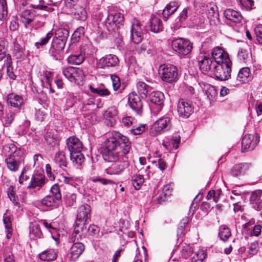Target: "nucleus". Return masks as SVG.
<instances>
[{
	"instance_id": "nucleus-25",
	"label": "nucleus",
	"mask_w": 262,
	"mask_h": 262,
	"mask_svg": "<svg viewBox=\"0 0 262 262\" xmlns=\"http://www.w3.org/2000/svg\"><path fill=\"white\" fill-rule=\"evenodd\" d=\"M250 164L247 163L235 165L231 170V174L234 177H238L245 174L249 169Z\"/></svg>"
},
{
	"instance_id": "nucleus-49",
	"label": "nucleus",
	"mask_w": 262,
	"mask_h": 262,
	"mask_svg": "<svg viewBox=\"0 0 262 262\" xmlns=\"http://www.w3.org/2000/svg\"><path fill=\"white\" fill-rule=\"evenodd\" d=\"M8 15V8L6 0H0V20H5Z\"/></svg>"
},
{
	"instance_id": "nucleus-8",
	"label": "nucleus",
	"mask_w": 262,
	"mask_h": 262,
	"mask_svg": "<svg viewBox=\"0 0 262 262\" xmlns=\"http://www.w3.org/2000/svg\"><path fill=\"white\" fill-rule=\"evenodd\" d=\"M232 64H216L214 67V75L221 81L228 80L231 76Z\"/></svg>"
},
{
	"instance_id": "nucleus-3",
	"label": "nucleus",
	"mask_w": 262,
	"mask_h": 262,
	"mask_svg": "<svg viewBox=\"0 0 262 262\" xmlns=\"http://www.w3.org/2000/svg\"><path fill=\"white\" fill-rule=\"evenodd\" d=\"M127 154L121 153L116 156L114 161H107L112 162V165L106 169V173L108 174H118L128 166Z\"/></svg>"
},
{
	"instance_id": "nucleus-18",
	"label": "nucleus",
	"mask_w": 262,
	"mask_h": 262,
	"mask_svg": "<svg viewBox=\"0 0 262 262\" xmlns=\"http://www.w3.org/2000/svg\"><path fill=\"white\" fill-rule=\"evenodd\" d=\"M252 79V75L249 68L245 67L241 69L236 77V85L246 83Z\"/></svg>"
},
{
	"instance_id": "nucleus-23",
	"label": "nucleus",
	"mask_w": 262,
	"mask_h": 262,
	"mask_svg": "<svg viewBox=\"0 0 262 262\" xmlns=\"http://www.w3.org/2000/svg\"><path fill=\"white\" fill-rule=\"evenodd\" d=\"M164 99V95L162 92H155L152 93L150 101L157 105L155 109L157 110V112H159L162 110L163 106Z\"/></svg>"
},
{
	"instance_id": "nucleus-28",
	"label": "nucleus",
	"mask_w": 262,
	"mask_h": 262,
	"mask_svg": "<svg viewBox=\"0 0 262 262\" xmlns=\"http://www.w3.org/2000/svg\"><path fill=\"white\" fill-rule=\"evenodd\" d=\"M7 102L8 104L19 110L23 104V99L19 95L11 93L8 95Z\"/></svg>"
},
{
	"instance_id": "nucleus-56",
	"label": "nucleus",
	"mask_w": 262,
	"mask_h": 262,
	"mask_svg": "<svg viewBox=\"0 0 262 262\" xmlns=\"http://www.w3.org/2000/svg\"><path fill=\"white\" fill-rule=\"evenodd\" d=\"M8 195L11 201H12L14 205H17L18 204L17 197L15 195L13 186H10L9 187L8 189Z\"/></svg>"
},
{
	"instance_id": "nucleus-39",
	"label": "nucleus",
	"mask_w": 262,
	"mask_h": 262,
	"mask_svg": "<svg viewBox=\"0 0 262 262\" xmlns=\"http://www.w3.org/2000/svg\"><path fill=\"white\" fill-rule=\"evenodd\" d=\"M54 161L59 167H66L67 161L65 153L62 151L57 152L55 155Z\"/></svg>"
},
{
	"instance_id": "nucleus-48",
	"label": "nucleus",
	"mask_w": 262,
	"mask_h": 262,
	"mask_svg": "<svg viewBox=\"0 0 262 262\" xmlns=\"http://www.w3.org/2000/svg\"><path fill=\"white\" fill-rule=\"evenodd\" d=\"M207 256V252L204 250L197 251L191 258V262H203Z\"/></svg>"
},
{
	"instance_id": "nucleus-17",
	"label": "nucleus",
	"mask_w": 262,
	"mask_h": 262,
	"mask_svg": "<svg viewBox=\"0 0 262 262\" xmlns=\"http://www.w3.org/2000/svg\"><path fill=\"white\" fill-rule=\"evenodd\" d=\"M45 177L41 173L34 174L31 179L28 189H37L39 190L45 184Z\"/></svg>"
},
{
	"instance_id": "nucleus-46",
	"label": "nucleus",
	"mask_w": 262,
	"mask_h": 262,
	"mask_svg": "<svg viewBox=\"0 0 262 262\" xmlns=\"http://www.w3.org/2000/svg\"><path fill=\"white\" fill-rule=\"evenodd\" d=\"M144 181V179L142 175H134L132 178V182L133 186L135 189L139 190Z\"/></svg>"
},
{
	"instance_id": "nucleus-51",
	"label": "nucleus",
	"mask_w": 262,
	"mask_h": 262,
	"mask_svg": "<svg viewBox=\"0 0 262 262\" xmlns=\"http://www.w3.org/2000/svg\"><path fill=\"white\" fill-rule=\"evenodd\" d=\"M53 36V33L52 32V31L49 32L45 37H41L38 41L35 43V47L37 48H39V46H43L46 45Z\"/></svg>"
},
{
	"instance_id": "nucleus-60",
	"label": "nucleus",
	"mask_w": 262,
	"mask_h": 262,
	"mask_svg": "<svg viewBox=\"0 0 262 262\" xmlns=\"http://www.w3.org/2000/svg\"><path fill=\"white\" fill-rule=\"evenodd\" d=\"M84 28L82 27H79L75 31L72 35V39L74 41H77L80 37L84 34Z\"/></svg>"
},
{
	"instance_id": "nucleus-53",
	"label": "nucleus",
	"mask_w": 262,
	"mask_h": 262,
	"mask_svg": "<svg viewBox=\"0 0 262 262\" xmlns=\"http://www.w3.org/2000/svg\"><path fill=\"white\" fill-rule=\"evenodd\" d=\"M45 139L46 143L52 147H55L58 144V141L50 133H47L45 136Z\"/></svg>"
},
{
	"instance_id": "nucleus-55",
	"label": "nucleus",
	"mask_w": 262,
	"mask_h": 262,
	"mask_svg": "<svg viewBox=\"0 0 262 262\" xmlns=\"http://www.w3.org/2000/svg\"><path fill=\"white\" fill-rule=\"evenodd\" d=\"M91 91L101 96H106L110 95V91L106 89L94 88L90 86Z\"/></svg>"
},
{
	"instance_id": "nucleus-31",
	"label": "nucleus",
	"mask_w": 262,
	"mask_h": 262,
	"mask_svg": "<svg viewBox=\"0 0 262 262\" xmlns=\"http://www.w3.org/2000/svg\"><path fill=\"white\" fill-rule=\"evenodd\" d=\"M212 62V59L207 56H201L199 57V66L203 72H207L210 69Z\"/></svg>"
},
{
	"instance_id": "nucleus-63",
	"label": "nucleus",
	"mask_w": 262,
	"mask_h": 262,
	"mask_svg": "<svg viewBox=\"0 0 262 262\" xmlns=\"http://www.w3.org/2000/svg\"><path fill=\"white\" fill-rule=\"evenodd\" d=\"M207 97L210 101L213 100L216 95V91L213 86H209L206 92Z\"/></svg>"
},
{
	"instance_id": "nucleus-5",
	"label": "nucleus",
	"mask_w": 262,
	"mask_h": 262,
	"mask_svg": "<svg viewBox=\"0 0 262 262\" xmlns=\"http://www.w3.org/2000/svg\"><path fill=\"white\" fill-rule=\"evenodd\" d=\"M162 79L166 82L172 83L178 79L177 68L172 64H163L160 66Z\"/></svg>"
},
{
	"instance_id": "nucleus-36",
	"label": "nucleus",
	"mask_w": 262,
	"mask_h": 262,
	"mask_svg": "<svg viewBox=\"0 0 262 262\" xmlns=\"http://www.w3.org/2000/svg\"><path fill=\"white\" fill-rule=\"evenodd\" d=\"M84 78V74L83 71L79 68L74 67L71 82L79 84L83 80Z\"/></svg>"
},
{
	"instance_id": "nucleus-1",
	"label": "nucleus",
	"mask_w": 262,
	"mask_h": 262,
	"mask_svg": "<svg viewBox=\"0 0 262 262\" xmlns=\"http://www.w3.org/2000/svg\"><path fill=\"white\" fill-rule=\"evenodd\" d=\"M103 158L105 161H114L116 156L121 153L127 154L131 148V143L126 137L119 132H114L104 142Z\"/></svg>"
},
{
	"instance_id": "nucleus-9",
	"label": "nucleus",
	"mask_w": 262,
	"mask_h": 262,
	"mask_svg": "<svg viewBox=\"0 0 262 262\" xmlns=\"http://www.w3.org/2000/svg\"><path fill=\"white\" fill-rule=\"evenodd\" d=\"M259 141L257 134H247L244 136L242 141V151L246 152L253 150Z\"/></svg>"
},
{
	"instance_id": "nucleus-47",
	"label": "nucleus",
	"mask_w": 262,
	"mask_h": 262,
	"mask_svg": "<svg viewBox=\"0 0 262 262\" xmlns=\"http://www.w3.org/2000/svg\"><path fill=\"white\" fill-rule=\"evenodd\" d=\"M219 234L220 238L224 242L227 241L231 235L230 230L225 226L220 227Z\"/></svg>"
},
{
	"instance_id": "nucleus-27",
	"label": "nucleus",
	"mask_w": 262,
	"mask_h": 262,
	"mask_svg": "<svg viewBox=\"0 0 262 262\" xmlns=\"http://www.w3.org/2000/svg\"><path fill=\"white\" fill-rule=\"evenodd\" d=\"M21 160L20 157L8 156L5 160V162L8 168L10 170L16 171L18 169Z\"/></svg>"
},
{
	"instance_id": "nucleus-6",
	"label": "nucleus",
	"mask_w": 262,
	"mask_h": 262,
	"mask_svg": "<svg viewBox=\"0 0 262 262\" xmlns=\"http://www.w3.org/2000/svg\"><path fill=\"white\" fill-rule=\"evenodd\" d=\"M171 46L173 50L180 55H186L192 50L191 43L187 39L178 38L172 41Z\"/></svg>"
},
{
	"instance_id": "nucleus-52",
	"label": "nucleus",
	"mask_w": 262,
	"mask_h": 262,
	"mask_svg": "<svg viewBox=\"0 0 262 262\" xmlns=\"http://www.w3.org/2000/svg\"><path fill=\"white\" fill-rule=\"evenodd\" d=\"M181 251L182 256L185 258H187L191 256L193 252V249L189 245L184 244L182 246Z\"/></svg>"
},
{
	"instance_id": "nucleus-7",
	"label": "nucleus",
	"mask_w": 262,
	"mask_h": 262,
	"mask_svg": "<svg viewBox=\"0 0 262 262\" xmlns=\"http://www.w3.org/2000/svg\"><path fill=\"white\" fill-rule=\"evenodd\" d=\"M193 106L191 101L181 99L177 105V112L180 117L188 118L193 112Z\"/></svg>"
},
{
	"instance_id": "nucleus-58",
	"label": "nucleus",
	"mask_w": 262,
	"mask_h": 262,
	"mask_svg": "<svg viewBox=\"0 0 262 262\" xmlns=\"http://www.w3.org/2000/svg\"><path fill=\"white\" fill-rule=\"evenodd\" d=\"M66 203L69 206H73L76 203V195L74 193L68 194L64 198Z\"/></svg>"
},
{
	"instance_id": "nucleus-35",
	"label": "nucleus",
	"mask_w": 262,
	"mask_h": 262,
	"mask_svg": "<svg viewBox=\"0 0 262 262\" xmlns=\"http://www.w3.org/2000/svg\"><path fill=\"white\" fill-rule=\"evenodd\" d=\"M136 88L139 94L142 98H146L148 92L151 91V87L142 81L138 82Z\"/></svg>"
},
{
	"instance_id": "nucleus-57",
	"label": "nucleus",
	"mask_w": 262,
	"mask_h": 262,
	"mask_svg": "<svg viewBox=\"0 0 262 262\" xmlns=\"http://www.w3.org/2000/svg\"><path fill=\"white\" fill-rule=\"evenodd\" d=\"M254 34L256 37L257 41L260 43H262V25H257L254 29Z\"/></svg>"
},
{
	"instance_id": "nucleus-11",
	"label": "nucleus",
	"mask_w": 262,
	"mask_h": 262,
	"mask_svg": "<svg viewBox=\"0 0 262 262\" xmlns=\"http://www.w3.org/2000/svg\"><path fill=\"white\" fill-rule=\"evenodd\" d=\"M171 127V119L169 117H164L156 121L152 126V129L157 134H161L168 131Z\"/></svg>"
},
{
	"instance_id": "nucleus-42",
	"label": "nucleus",
	"mask_w": 262,
	"mask_h": 262,
	"mask_svg": "<svg viewBox=\"0 0 262 262\" xmlns=\"http://www.w3.org/2000/svg\"><path fill=\"white\" fill-rule=\"evenodd\" d=\"M70 159L73 163L79 166L84 161V157L81 151L70 152Z\"/></svg>"
},
{
	"instance_id": "nucleus-4",
	"label": "nucleus",
	"mask_w": 262,
	"mask_h": 262,
	"mask_svg": "<svg viewBox=\"0 0 262 262\" xmlns=\"http://www.w3.org/2000/svg\"><path fill=\"white\" fill-rule=\"evenodd\" d=\"M124 17L120 12L114 14L108 13L105 20V26L110 33L117 32L120 27L123 25Z\"/></svg>"
},
{
	"instance_id": "nucleus-22",
	"label": "nucleus",
	"mask_w": 262,
	"mask_h": 262,
	"mask_svg": "<svg viewBox=\"0 0 262 262\" xmlns=\"http://www.w3.org/2000/svg\"><path fill=\"white\" fill-rule=\"evenodd\" d=\"M67 146L70 152L81 151L82 144L75 137H70L67 140Z\"/></svg>"
},
{
	"instance_id": "nucleus-16",
	"label": "nucleus",
	"mask_w": 262,
	"mask_h": 262,
	"mask_svg": "<svg viewBox=\"0 0 262 262\" xmlns=\"http://www.w3.org/2000/svg\"><path fill=\"white\" fill-rule=\"evenodd\" d=\"M237 58L238 60L245 63L251 61V54L248 51V45L246 43H243L239 47L237 53Z\"/></svg>"
},
{
	"instance_id": "nucleus-20",
	"label": "nucleus",
	"mask_w": 262,
	"mask_h": 262,
	"mask_svg": "<svg viewBox=\"0 0 262 262\" xmlns=\"http://www.w3.org/2000/svg\"><path fill=\"white\" fill-rule=\"evenodd\" d=\"M262 191L256 190L252 192L250 196V204L252 207L256 210H261L262 208L261 199Z\"/></svg>"
},
{
	"instance_id": "nucleus-45",
	"label": "nucleus",
	"mask_w": 262,
	"mask_h": 262,
	"mask_svg": "<svg viewBox=\"0 0 262 262\" xmlns=\"http://www.w3.org/2000/svg\"><path fill=\"white\" fill-rule=\"evenodd\" d=\"M6 58L7 61L6 64L7 66V75L10 79L12 80H15L16 78V76L14 73V72L13 71L12 62L11 56L9 55L6 56Z\"/></svg>"
},
{
	"instance_id": "nucleus-30",
	"label": "nucleus",
	"mask_w": 262,
	"mask_h": 262,
	"mask_svg": "<svg viewBox=\"0 0 262 262\" xmlns=\"http://www.w3.org/2000/svg\"><path fill=\"white\" fill-rule=\"evenodd\" d=\"M39 17L35 16L34 11L31 10H26L21 14V21L26 27L32 22L33 20H36L39 18Z\"/></svg>"
},
{
	"instance_id": "nucleus-41",
	"label": "nucleus",
	"mask_w": 262,
	"mask_h": 262,
	"mask_svg": "<svg viewBox=\"0 0 262 262\" xmlns=\"http://www.w3.org/2000/svg\"><path fill=\"white\" fill-rule=\"evenodd\" d=\"M56 253L53 249L45 250L39 254V258L42 260L51 261L56 259Z\"/></svg>"
},
{
	"instance_id": "nucleus-26",
	"label": "nucleus",
	"mask_w": 262,
	"mask_h": 262,
	"mask_svg": "<svg viewBox=\"0 0 262 262\" xmlns=\"http://www.w3.org/2000/svg\"><path fill=\"white\" fill-rule=\"evenodd\" d=\"M207 11L208 18L211 24H216L219 22V14L216 6L211 4L207 5Z\"/></svg>"
},
{
	"instance_id": "nucleus-64",
	"label": "nucleus",
	"mask_w": 262,
	"mask_h": 262,
	"mask_svg": "<svg viewBox=\"0 0 262 262\" xmlns=\"http://www.w3.org/2000/svg\"><path fill=\"white\" fill-rule=\"evenodd\" d=\"M15 113L12 111H10L6 115L5 120V125L9 126L14 120Z\"/></svg>"
},
{
	"instance_id": "nucleus-50",
	"label": "nucleus",
	"mask_w": 262,
	"mask_h": 262,
	"mask_svg": "<svg viewBox=\"0 0 262 262\" xmlns=\"http://www.w3.org/2000/svg\"><path fill=\"white\" fill-rule=\"evenodd\" d=\"M58 200H56L53 196L48 195L45 196L41 201L42 205L47 207H53L55 206L56 202Z\"/></svg>"
},
{
	"instance_id": "nucleus-29",
	"label": "nucleus",
	"mask_w": 262,
	"mask_h": 262,
	"mask_svg": "<svg viewBox=\"0 0 262 262\" xmlns=\"http://www.w3.org/2000/svg\"><path fill=\"white\" fill-rule=\"evenodd\" d=\"M224 15L227 19L235 23L241 22L243 19L239 12L231 9H226L224 12Z\"/></svg>"
},
{
	"instance_id": "nucleus-59",
	"label": "nucleus",
	"mask_w": 262,
	"mask_h": 262,
	"mask_svg": "<svg viewBox=\"0 0 262 262\" xmlns=\"http://www.w3.org/2000/svg\"><path fill=\"white\" fill-rule=\"evenodd\" d=\"M91 180L93 182H100L104 185L115 183L113 181L111 180L101 178L98 177H93L91 179Z\"/></svg>"
},
{
	"instance_id": "nucleus-43",
	"label": "nucleus",
	"mask_w": 262,
	"mask_h": 262,
	"mask_svg": "<svg viewBox=\"0 0 262 262\" xmlns=\"http://www.w3.org/2000/svg\"><path fill=\"white\" fill-rule=\"evenodd\" d=\"M84 59V55L82 54L71 55L67 58L69 63L77 65L82 63L83 62Z\"/></svg>"
},
{
	"instance_id": "nucleus-33",
	"label": "nucleus",
	"mask_w": 262,
	"mask_h": 262,
	"mask_svg": "<svg viewBox=\"0 0 262 262\" xmlns=\"http://www.w3.org/2000/svg\"><path fill=\"white\" fill-rule=\"evenodd\" d=\"M5 152L9 154L8 156L20 157L21 151L14 144H8L5 145L3 147Z\"/></svg>"
},
{
	"instance_id": "nucleus-40",
	"label": "nucleus",
	"mask_w": 262,
	"mask_h": 262,
	"mask_svg": "<svg viewBox=\"0 0 262 262\" xmlns=\"http://www.w3.org/2000/svg\"><path fill=\"white\" fill-rule=\"evenodd\" d=\"M29 235L31 238H41L42 234L39 225L37 223H33L30 226Z\"/></svg>"
},
{
	"instance_id": "nucleus-44",
	"label": "nucleus",
	"mask_w": 262,
	"mask_h": 262,
	"mask_svg": "<svg viewBox=\"0 0 262 262\" xmlns=\"http://www.w3.org/2000/svg\"><path fill=\"white\" fill-rule=\"evenodd\" d=\"M13 56L19 60H23L25 56L23 48L15 42L14 45Z\"/></svg>"
},
{
	"instance_id": "nucleus-24",
	"label": "nucleus",
	"mask_w": 262,
	"mask_h": 262,
	"mask_svg": "<svg viewBox=\"0 0 262 262\" xmlns=\"http://www.w3.org/2000/svg\"><path fill=\"white\" fill-rule=\"evenodd\" d=\"M150 30L154 33H158L163 30V26L162 20L158 15H154L150 19Z\"/></svg>"
},
{
	"instance_id": "nucleus-10",
	"label": "nucleus",
	"mask_w": 262,
	"mask_h": 262,
	"mask_svg": "<svg viewBox=\"0 0 262 262\" xmlns=\"http://www.w3.org/2000/svg\"><path fill=\"white\" fill-rule=\"evenodd\" d=\"M212 56L216 64H232L228 54L221 48H214L212 51Z\"/></svg>"
},
{
	"instance_id": "nucleus-34",
	"label": "nucleus",
	"mask_w": 262,
	"mask_h": 262,
	"mask_svg": "<svg viewBox=\"0 0 262 262\" xmlns=\"http://www.w3.org/2000/svg\"><path fill=\"white\" fill-rule=\"evenodd\" d=\"M179 6L178 3L176 1L169 3L163 10L162 14L164 18H168L177 10Z\"/></svg>"
},
{
	"instance_id": "nucleus-2",
	"label": "nucleus",
	"mask_w": 262,
	"mask_h": 262,
	"mask_svg": "<svg viewBox=\"0 0 262 262\" xmlns=\"http://www.w3.org/2000/svg\"><path fill=\"white\" fill-rule=\"evenodd\" d=\"M52 32L54 34L49 53L55 60L60 59L62 56V52L64 48L69 36V31L62 27H57L53 28Z\"/></svg>"
},
{
	"instance_id": "nucleus-62",
	"label": "nucleus",
	"mask_w": 262,
	"mask_h": 262,
	"mask_svg": "<svg viewBox=\"0 0 262 262\" xmlns=\"http://www.w3.org/2000/svg\"><path fill=\"white\" fill-rule=\"evenodd\" d=\"M180 142V137L179 136L175 137L170 140L169 144L170 148L177 149L179 147Z\"/></svg>"
},
{
	"instance_id": "nucleus-32",
	"label": "nucleus",
	"mask_w": 262,
	"mask_h": 262,
	"mask_svg": "<svg viewBox=\"0 0 262 262\" xmlns=\"http://www.w3.org/2000/svg\"><path fill=\"white\" fill-rule=\"evenodd\" d=\"M104 117L110 121L111 126H113L116 123V120L117 118V110L114 106H112L105 112Z\"/></svg>"
},
{
	"instance_id": "nucleus-19",
	"label": "nucleus",
	"mask_w": 262,
	"mask_h": 262,
	"mask_svg": "<svg viewBox=\"0 0 262 262\" xmlns=\"http://www.w3.org/2000/svg\"><path fill=\"white\" fill-rule=\"evenodd\" d=\"M70 250L71 258L73 261H75L81 255L84 250V245L78 241L74 242Z\"/></svg>"
},
{
	"instance_id": "nucleus-13",
	"label": "nucleus",
	"mask_w": 262,
	"mask_h": 262,
	"mask_svg": "<svg viewBox=\"0 0 262 262\" xmlns=\"http://www.w3.org/2000/svg\"><path fill=\"white\" fill-rule=\"evenodd\" d=\"M86 222L76 220L74 231L72 235V239L73 242L79 241L84 236L87 232L85 223Z\"/></svg>"
},
{
	"instance_id": "nucleus-38",
	"label": "nucleus",
	"mask_w": 262,
	"mask_h": 262,
	"mask_svg": "<svg viewBox=\"0 0 262 262\" xmlns=\"http://www.w3.org/2000/svg\"><path fill=\"white\" fill-rule=\"evenodd\" d=\"M75 6L73 13L75 18L78 20H85L87 18V12L85 8L79 5Z\"/></svg>"
},
{
	"instance_id": "nucleus-14",
	"label": "nucleus",
	"mask_w": 262,
	"mask_h": 262,
	"mask_svg": "<svg viewBox=\"0 0 262 262\" xmlns=\"http://www.w3.org/2000/svg\"><path fill=\"white\" fill-rule=\"evenodd\" d=\"M119 63V60L117 56L114 54H109L99 59L98 66L100 68L115 67L118 66Z\"/></svg>"
},
{
	"instance_id": "nucleus-54",
	"label": "nucleus",
	"mask_w": 262,
	"mask_h": 262,
	"mask_svg": "<svg viewBox=\"0 0 262 262\" xmlns=\"http://www.w3.org/2000/svg\"><path fill=\"white\" fill-rule=\"evenodd\" d=\"M52 196L56 199V200L60 201L61 199V194L60 192L59 186L57 184H54L52 186L50 189Z\"/></svg>"
},
{
	"instance_id": "nucleus-37",
	"label": "nucleus",
	"mask_w": 262,
	"mask_h": 262,
	"mask_svg": "<svg viewBox=\"0 0 262 262\" xmlns=\"http://www.w3.org/2000/svg\"><path fill=\"white\" fill-rule=\"evenodd\" d=\"M3 223L5 225L7 238L10 239L12 235L13 228L10 217L7 213L4 214Z\"/></svg>"
},
{
	"instance_id": "nucleus-21",
	"label": "nucleus",
	"mask_w": 262,
	"mask_h": 262,
	"mask_svg": "<svg viewBox=\"0 0 262 262\" xmlns=\"http://www.w3.org/2000/svg\"><path fill=\"white\" fill-rule=\"evenodd\" d=\"M91 207L88 204L81 205L77 213V220L78 221L86 222L91 217Z\"/></svg>"
},
{
	"instance_id": "nucleus-61",
	"label": "nucleus",
	"mask_w": 262,
	"mask_h": 262,
	"mask_svg": "<svg viewBox=\"0 0 262 262\" xmlns=\"http://www.w3.org/2000/svg\"><path fill=\"white\" fill-rule=\"evenodd\" d=\"M113 86L115 91H117L120 88L121 83L119 77L116 75H112L111 76Z\"/></svg>"
},
{
	"instance_id": "nucleus-15",
	"label": "nucleus",
	"mask_w": 262,
	"mask_h": 262,
	"mask_svg": "<svg viewBox=\"0 0 262 262\" xmlns=\"http://www.w3.org/2000/svg\"><path fill=\"white\" fill-rule=\"evenodd\" d=\"M128 100L129 105L132 110L140 114L143 105L140 97L134 92L129 94Z\"/></svg>"
},
{
	"instance_id": "nucleus-12",
	"label": "nucleus",
	"mask_w": 262,
	"mask_h": 262,
	"mask_svg": "<svg viewBox=\"0 0 262 262\" xmlns=\"http://www.w3.org/2000/svg\"><path fill=\"white\" fill-rule=\"evenodd\" d=\"M143 34L140 22L138 20L135 19L132 23L130 31V35L132 41L136 44L139 43L142 40Z\"/></svg>"
}]
</instances>
